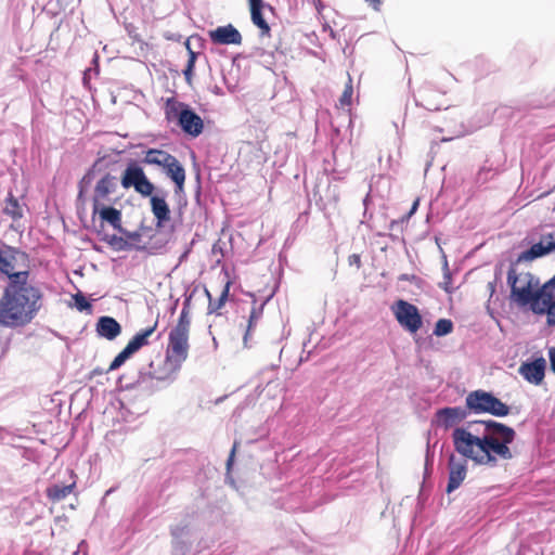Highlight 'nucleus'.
Masks as SVG:
<instances>
[{
	"mask_svg": "<svg viewBox=\"0 0 555 555\" xmlns=\"http://www.w3.org/2000/svg\"><path fill=\"white\" fill-rule=\"evenodd\" d=\"M506 283L512 304L546 315L547 325L555 326V230L543 233L517 256L507 270Z\"/></svg>",
	"mask_w": 555,
	"mask_h": 555,
	"instance_id": "f257e3e1",
	"label": "nucleus"
},
{
	"mask_svg": "<svg viewBox=\"0 0 555 555\" xmlns=\"http://www.w3.org/2000/svg\"><path fill=\"white\" fill-rule=\"evenodd\" d=\"M454 450L463 456L451 454L448 462L449 481L446 491L456 490L467 475V460L477 465L495 467L499 460L514 457L511 444L516 438L514 428L493 420L472 421L452 433Z\"/></svg>",
	"mask_w": 555,
	"mask_h": 555,
	"instance_id": "f03ea898",
	"label": "nucleus"
},
{
	"mask_svg": "<svg viewBox=\"0 0 555 555\" xmlns=\"http://www.w3.org/2000/svg\"><path fill=\"white\" fill-rule=\"evenodd\" d=\"M29 271L10 275L0 297V326L23 327L31 323L43 307L41 287L29 280Z\"/></svg>",
	"mask_w": 555,
	"mask_h": 555,
	"instance_id": "7ed1b4c3",
	"label": "nucleus"
},
{
	"mask_svg": "<svg viewBox=\"0 0 555 555\" xmlns=\"http://www.w3.org/2000/svg\"><path fill=\"white\" fill-rule=\"evenodd\" d=\"M191 324V302L188 298L183 302L176 324L168 334L164 362L157 369L154 363L150 364V371L146 373L149 378L167 380L181 369L189 357Z\"/></svg>",
	"mask_w": 555,
	"mask_h": 555,
	"instance_id": "20e7f679",
	"label": "nucleus"
},
{
	"mask_svg": "<svg viewBox=\"0 0 555 555\" xmlns=\"http://www.w3.org/2000/svg\"><path fill=\"white\" fill-rule=\"evenodd\" d=\"M166 117L169 120L177 119L182 130L192 137H198L203 132L204 122L201 116L172 98L166 101Z\"/></svg>",
	"mask_w": 555,
	"mask_h": 555,
	"instance_id": "39448f33",
	"label": "nucleus"
},
{
	"mask_svg": "<svg viewBox=\"0 0 555 555\" xmlns=\"http://www.w3.org/2000/svg\"><path fill=\"white\" fill-rule=\"evenodd\" d=\"M466 406L474 413H489L494 416L503 417L509 414V408L491 392L485 390H475L467 395L465 399Z\"/></svg>",
	"mask_w": 555,
	"mask_h": 555,
	"instance_id": "423d86ee",
	"label": "nucleus"
},
{
	"mask_svg": "<svg viewBox=\"0 0 555 555\" xmlns=\"http://www.w3.org/2000/svg\"><path fill=\"white\" fill-rule=\"evenodd\" d=\"M120 183L124 189L133 188L143 197L151 196L155 190V185L149 180L143 168L135 162L128 164L121 175Z\"/></svg>",
	"mask_w": 555,
	"mask_h": 555,
	"instance_id": "0eeeda50",
	"label": "nucleus"
},
{
	"mask_svg": "<svg viewBox=\"0 0 555 555\" xmlns=\"http://www.w3.org/2000/svg\"><path fill=\"white\" fill-rule=\"evenodd\" d=\"M392 310L398 323L410 333H416L422 327V315L413 304L399 299Z\"/></svg>",
	"mask_w": 555,
	"mask_h": 555,
	"instance_id": "6e6552de",
	"label": "nucleus"
},
{
	"mask_svg": "<svg viewBox=\"0 0 555 555\" xmlns=\"http://www.w3.org/2000/svg\"><path fill=\"white\" fill-rule=\"evenodd\" d=\"M117 178L111 173L104 175L95 184L92 196V207L94 210L100 205L115 204L119 201V197H113L112 195L117 190Z\"/></svg>",
	"mask_w": 555,
	"mask_h": 555,
	"instance_id": "1a4fd4ad",
	"label": "nucleus"
},
{
	"mask_svg": "<svg viewBox=\"0 0 555 555\" xmlns=\"http://www.w3.org/2000/svg\"><path fill=\"white\" fill-rule=\"evenodd\" d=\"M208 37L214 44L241 46L243 42L242 34L232 24L218 26L217 28L209 30Z\"/></svg>",
	"mask_w": 555,
	"mask_h": 555,
	"instance_id": "9d476101",
	"label": "nucleus"
},
{
	"mask_svg": "<svg viewBox=\"0 0 555 555\" xmlns=\"http://www.w3.org/2000/svg\"><path fill=\"white\" fill-rule=\"evenodd\" d=\"M435 417L437 426L449 429L464 421L467 417V413L460 406L443 408L436 412Z\"/></svg>",
	"mask_w": 555,
	"mask_h": 555,
	"instance_id": "9b49d317",
	"label": "nucleus"
},
{
	"mask_svg": "<svg viewBox=\"0 0 555 555\" xmlns=\"http://www.w3.org/2000/svg\"><path fill=\"white\" fill-rule=\"evenodd\" d=\"M545 360L539 358L532 362H525L519 366V374L530 384L540 385L545 375Z\"/></svg>",
	"mask_w": 555,
	"mask_h": 555,
	"instance_id": "f8f14e48",
	"label": "nucleus"
},
{
	"mask_svg": "<svg viewBox=\"0 0 555 555\" xmlns=\"http://www.w3.org/2000/svg\"><path fill=\"white\" fill-rule=\"evenodd\" d=\"M250 18L253 24L259 29L261 37L271 36V27L263 17L262 10L264 8L272 9L271 5L266 4L263 0H248Z\"/></svg>",
	"mask_w": 555,
	"mask_h": 555,
	"instance_id": "ddd939ff",
	"label": "nucleus"
},
{
	"mask_svg": "<svg viewBox=\"0 0 555 555\" xmlns=\"http://www.w3.org/2000/svg\"><path fill=\"white\" fill-rule=\"evenodd\" d=\"M149 197L151 210L156 219V225L160 228L170 220V208L166 202V194H152Z\"/></svg>",
	"mask_w": 555,
	"mask_h": 555,
	"instance_id": "4468645a",
	"label": "nucleus"
},
{
	"mask_svg": "<svg viewBox=\"0 0 555 555\" xmlns=\"http://www.w3.org/2000/svg\"><path fill=\"white\" fill-rule=\"evenodd\" d=\"M92 215H99L100 220L102 222H106L111 224L114 229H121V211L119 209L114 208L111 204L100 205L96 210H94V206L92 207Z\"/></svg>",
	"mask_w": 555,
	"mask_h": 555,
	"instance_id": "2eb2a0df",
	"label": "nucleus"
},
{
	"mask_svg": "<svg viewBox=\"0 0 555 555\" xmlns=\"http://www.w3.org/2000/svg\"><path fill=\"white\" fill-rule=\"evenodd\" d=\"M231 285H232V281L227 275V279H225V281L223 283V287H222L221 294H220L219 298L216 299V300H214L211 298V295H210L209 291L205 289V294L207 295V297L209 299V302H208V306H207V313L208 314L221 315V310L224 308V306H225V304L228 301V298H229Z\"/></svg>",
	"mask_w": 555,
	"mask_h": 555,
	"instance_id": "dca6fc26",
	"label": "nucleus"
},
{
	"mask_svg": "<svg viewBox=\"0 0 555 555\" xmlns=\"http://www.w3.org/2000/svg\"><path fill=\"white\" fill-rule=\"evenodd\" d=\"M95 330L99 336L108 340L115 339L121 333L120 324L112 317H101Z\"/></svg>",
	"mask_w": 555,
	"mask_h": 555,
	"instance_id": "f3484780",
	"label": "nucleus"
},
{
	"mask_svg": "<svg viewBox=\"0 0 555 555\" xmlns=\"http://www.w3.org/2000/svg\"><path fill=\"white\" fill-rule=\"evenodd\" d=\"M168 163L170 164L163 167V169L176 184V191L181 192L185 182V170L175 156Z\"/></svg>",
	"mask_w": 555,
	"mask_h": 555,
	"instance_id": "a211bd4d",
	"label": "nucleus"
},
{
	"mask_svg": "<svg viewBox=\"0 0 555 555\" xmlns=\"http://www.w3.org/2000/svg\"><path fill=\"white\" fill-rule=\"evenodd\" d=\"M158 326V318L154 321V323L138 332L126 345L132 353L139 351L142 347L147 346L150 344L149 338L154 334Z\"/></svg>",
	"mask_w": 555,
	"mask_h": 555,
	"instance_id": "6ab92c4d",
	"label": "nucleus"
},
{
	"mask_svg": "<svg viewBox=\"0 0 555 555\" xmlns=\"http://www.w3.org/2000/svg\"><path fill=\"white\" fill-rule=\"evenodd\" d=\"M76 488V480L74 479L69 485H52L46 489V495L52 503H57L67 498Z\"/></svg>",
	"mask_w": 555,
	"mask_h": 555,
	"instance_id": "aec40b11",
	"label": "nucleus"
},
{
	"mask_svg": "<svg viewBox=\"0 0 555 555\" xmlns=\"http://www.w3.org/2000/svg\"><path fill=\"white\" fill-rule=\"evenodd\" d=\"M173 155L169 154L166 151L157 150V149H150L145 152V156L143 158V163L147 165H155L158 167H165L166 165H169L168 163Z\"/></svg>",
	"mask_w": 555,
	"mask_h": 555,
	"instance_id": "412c9836",
	"label": "nucleus"
},
{
	"mask_svg": "<svg viewBox=\"0 0 555 555\" xmlns=\"http://www.w3.org/2000/svg\"><path fill=\"white\" fill-rule=\"evenodd\" d=\"M3 214L14 221L23 217V207L12 193H9L4 199Z\"/></svg>",
	"mask_w": 555,
	"mask_h": 555,
	"instance_id": "4be33fe9",
	"label": "nucleus"
},
{
	"mask_svg": "<svg viewBox=\"0 0 555 555\" xmlns=\"http://www.w3.org/2000/svg\"><path fill=\"white\" fill-rule=\"evenodd\" d=\"M263 306L264 304L256 307L254 306L251 311H250V314H249V319H248V325H247V328H246V332H245V335H244V345L247 347V341H248V338L251 334V331L256 327L258 321L261 319L262 317V312H263Z\"/></svg>",
	"mask_w": 555,
	"mask_h": 555,
	"instance_id": "5701e85b",
	"label": "nucleus"
},
{
	"mask_svg": "<svg viewBox=\"0 0 555 555\" xmlns=\"http://www.w3.org/2000/svg\"><path fill=\"white\" fill-rule=\"evenodd\" d=\"M352 94H353L352 79L348 75V81L345 85V89L338 100V107L349 112L351 104H352Z\"/></svg>",
	"mask_w": 555,
	"mask_h": 555,
	"instance_id": "b1692460",
	"label": "nucleus"
},
{
	"mask_svg": "<svg viewBox=\"0 0 555 555\" xmlns=\"http://www.w3.org/2000/svg\"><path fill=\"white\" fill-rule=\"evenodd\" d=\"M418 103L428 111H439L441 108V104L431 99L430 91L427 88L418 90Z\"/></svg>",
	"mask_w": 555,
	"mask_h": 555,
	"instance_id": "393cba45",
	"label": "nucleus"
},
{
	"mask_svg": "<svg viewBox=\"0 0 555 555\" xmlns=\"http://www.w3.org/2000/svg\"><path fill=\"white\" fill-rule=\"evenodd\" d=\"M185 47L189 51V60H188V64H186L184 70H183V75H184L185 81L189 85H191L192 79H193V70H194L196 59H197V53L191 49L189 41H186Z\"/></svg>",
	"mask_w": 555,
	"mask_h": 555,
	"instance_id": "a878e982",
	"label": "nucleus"
},
{
	"mask_svg": "<svg viewBox=\"0 0 555 555\" xmlns=\"http://www.w3.org/2000/svg\"><path fill=\"white\" fill-rule=\"evenodd\" d=\"M453 331V323L449 319H439L436 322L434 334L438 337L450 334Z\"/></svg>",
	"mask_w": 555,
	"mask_h": 555,
	"instance_id": "bb28decb",
	"label": "nucleus"
},
{
	"mask_svg": "<svg viewBox=\"0 0 555 555\" xmlns=\"http://www.w3.org/2000/svg\"><path fill=\"white\" fill-rule=\"evenodd\" d=\"M133 353L130 351V349L126 346L111 362L108 372L115 371L118 367H120Z\"/></svg>",
	"mask_w": 555,
	"mask_h": 555,
	"instance_id": "cd10ccee",
	"label": "nucleus"
},
{
	"mask_svg": "<svg viewBox=\"0 0 555 555\" xmlns=\"http://www.w3.org/2000/svg\"><path fill=\"white\" fill-rule=\"evenodd\" d=\"M0 272L5 274L9 279L10 275L15 274L14 266L12 264L11 259L3 256V254L0 251Z\"/></svg>",
	"mask_w": 555,
	"mask_h": 555,
	"instance_id": "c85d7f7f",
	"label": "nucleus"
},
{
	"mask_svg": "<svg viewBox=\"0 0 555 555\" xmlns=\"http://www.w3.org/2000/svg\"><path fill=\"white\" fill-rule=\"evenodd\" d=\"M75 301V306L79 311H86L91 309V304L87 300V298L81 294L77 293L73 296Z\"/></svg>",
	"mask_w": 555,
	"mask_h": 555,
	"instance_id": "c756f323",
	"label": "nucleus"
},
{
	"mask_svg": "<svg viewBox=\"0 0 555 555\" xmlns=\"http://www.w3.org/2000/svg\"><path fill=\"white\" fill-rule=\"evenodd\" d=\"M126 236L130 244L134 246L137 249L144 248V245H141V234L139 232H129Z\"/></svg>",
	"mask_w": 555,
	"mask_h": 555,
	"instance_id": "7c9ffc66",
	"label": "nucleus"
},
{
	"mask_svg": "<svg viewBox=\"0 0 555 555\" xmlns=\"http://www.w3.org/2000/svg\"><path fill=\"white\" fill-rule=\"evenodd\" d=\"M348 263L349 266H354L357 269H360L362 266L361 257L358 254H352L348 257Z\"/></svg>",
	"mask_w": 555,
	"mask_h": 555,
	"instance_id": "2f4dec72",
	"label": "nucleus"
},
{
	"mask_svg": "<svg viewBox=\"0 0 555 555\" xmlns=\"http://www.w3.org/2000/svg\"><path fill=\"white\" fill-rule=\"evenodd\" d=\"M418 205H420V198H416L414 201L411 209L409 210V212L402 218V221L409 220L416 212Z\"/></svg>",
	"mask_w": 555,
	"mask_h": 555,
	"instance_id": "473e14b6",
	"label": "nucleus"
},
{
	"mask_svg": "<svg viewBox=\"0 0 555 555\" xmlns=\"http://www.w3.org/2000/svg\"><path fill=\"white\" fill-rule=\"evenodd\" d=\"M237 447H238V442H237V441H235V442L233 443L232 450H231V452H230V455H229V459H228V462H227V465H228V467H229V468H230V466H231V465H232V463H233V460H234V456H235V452H236V450H237Z\"/></svg>",
	"mask_w": 555,
	"mask_h": 555,
	"instance_id": "72a5a7b5",
	"label": "nucleus"
},
{
	"mask_svg": "<svg viewBox=\"0 0 555 555\" xmlns=\"http://www.w3.org/2000/svg\"><path fill=\"white\" fill-rule=\"evenodd\" d=\"M551 369L555 373V347L551 348L548 351Z\"/></svg>",
	"mask_w": 555,
	"mask_h": 555,
	"instance_id": "f704fd0d",
	"label": "nucleus"
},
{
	"mask_svg": "<svg viewBox=\"0 0 555 555\" xmlns=\"http://www.w3.org/2000/svg\"><path fill=\"white\" fill-rule=\"evenodd\" d=\"M365 1L369 2L371 5H373L374 9H378V7L382 3V0H365Z\"/></svg>",
	"mask_w": 555,
	"mask_h": 555,
	"instance_id": "c9c22d12",
	"label": "nucleus"
},
{
	"mask_svg": "<svg viewBox=\"0 0 555 555\" xmlns=\"http://www.w3.org/2000/svg\"><path fill=\"white\" fill-rule=\"evenodd\" d=\"M400 281H411V279L409 278L408 274H402L400 278H399Z\"/></svg>",
	"mask_w": 555,
	"mask_h": 555,
	"instance_id": "e433bc0d",
	"label": "nucleus"
},
{
	"mask_svg": "<svg viewBox=\"0 0 555 555\" xmlns=\"http://www.w3.org/2000/svg\"><path fill=\"white\" fill-rule=\"evenodd\" d=\"M70 474L73 475L74 478H76V475L74 474V470H70Z\"/></svg>",
	"mask_w": 555,
	"mask_h": 555,
	"instance_id": "4c0bfd02",
	"label": "nucleus"
}]
</instances>
